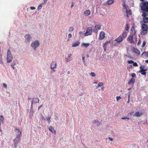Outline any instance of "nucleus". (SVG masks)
I'll return each mask as SVG.
<instances>
[{
  "label": "nucleus",
  "instance_id": "obj_1",
  "mask_svg": "<svg viewBox=\"0 0 148 148\" xmlns=\"http://www.w3.org/2000/svg\"><path fill=\"white\" fill-rule=\"evenodd\" d=\"M148 26L146 24L141 23V29L142 31L140 34L142 35H144L146 34L148 31Z\"/></svg>",
  "mask_w": 148,
  "mask_h": 148
},
{
  "label": "nucleus",
  "instance_id": "obj_2",
  "mask_svg": "<svg viewBox=\"0 0 148 148\" xmlns=\"http://www.w3.org/2000/svg\"><path fill=\"white\" fill-rule=\"evenodd\" d=\"M148 14L145 12H143L142 14L143 19V22L142 23H148Z\"/></svg>",
  "mask_w": 148,
  "mask_h": 148
},
{
  "label": "nucleus",
  "instance_id": "obj_3",
  "mask_svg": "<svg viewBox=\"0 0 148 148\" xmlns=\"http://www.w3.org/2000/svg\"><path fill=\"white\" fill-rule=\"evenodd\" d=\"M13 59L11 52L10 50L9 49L8 50L7 52V63H10L11 62Z\"/></svg>",
  "mask_w": 148,
  "mask_h": 148
},
{
  "label": "nucleus",
  "instance_id": "obj_4",
  "mask_svg": "<svg viewBox=\"0 0 148 148\" xmlns=\"http://www.w3.org/2000/svg\"><path fill=\"white\" fill-rule=\"evenodd\" d=\"M30 99L32 100V101L31 102V109H32L33 105L35 103H38L39 101V99L38 97H36L35 98H29L28 99V100Z\"/></svg>",
  "mask_w": 148,
  "mask_h": 148
},
{
  "label": "nucleus",
  "instance_id": "obj_5",
  "mask_svg": "<svg viewBox=\"0 0 148 148\" xmlns=\"http://www.w3.org/2000/svg\"><path fill=\"white\" fill-rule=\"evenodd\" d=\"M40 45L39 42L38 40H35L31 44V47L34 49V50H36L37 47Z\"/></svg>",
  "mask_w": 148,
  "mask_h": 148
},
{
  "label": "nucleus",
  "instance_id": "obj_6",
  "mask_svg": "<svg viewBox=\"0 0 148 148\" xmlns=\"http://www.w3.org/2000/svg\"><path fill=\"white\" fill-rule=\"evenodd\" d=\"M16 137L15 139H14L13 141H14V147H16L17 146V145L18 143L21 140V136H16Z\"/></svg>",
  "mask_w": 148,
  "mask_h": 148
},
{
  "label": "nucleus",
  "instance_id": "obj_7",
  "mask_svg": "<svg viewBox=\"0 0 148 148\" xmlns=\"http://www.w3.org/2000/svg\"><path fill=\"white\" fill-rule=\"evenodd\" d=\"M92 29L91 27H88L85 33L84 34V35L86 36L91 34L92 32Z\"/></svg>",
  "mask_w": 148,
  "mask_h": 148
},
{
  "label": "nucleus",
  "instance_id": "obj_8",
  "mask_svg": "<svg viewBox=\"0 0 148 148\" xmlns=\"http://www.w3.org/2000/svg\"><path fill=\"white\" fill-rule=\"evenodd\" d=\"M15 132L16 136H21L22 131L19 128H16L15 129Z\"/></svg>",
  "mask_w": 148,
  "mask_h": 148
},
{
  "label": "nucleus",
  "instance_id": "obj_9",
  "mask_svg": "<svg viewBox=\"0 0 148 148\" xmlns=\"http://www.w3.org/2000/svg\"><path fill=\"white\" fill-rule=\"evenodd\" d=\"M25 38H26L25 41V42L27 43L30 42L31 39L32 38L31 37L29 34H27L25 36Z\"/></svg>",
  "mask_w": 148,
  "mask_h": 148
},
{
  "label": "nucleus",
  "instance_id": "obj_10",
  "mask_svg": "<svg viewBox=\"0 0 148 148\" xmlns=\"http://www.w3.org/2000/svg\"><path fill=\"white\" fill-rule=\"evenodd\" d=\"M127 40L129 42L130 44L134 43V40L133 39V37L132 36L130 35L128 36L127 38Z\"/></svg>",
  "mask_w": 148,
  "mask_h": 148
},
{
  "label": "nucleus",
  "instance_id": "obj_11",
  "mask_svg": "<svg viewBox=\"0 0 148 148\" xmlns=\"http://www.w3.org/2000/svg\"><path fill=\"white\" fill-rule=\"evenodd\" d=\"M105 33L104 32L102 31L99 34V39L100 40H102L105 37Z\"/></svg>",
  "mask_w": 148,
  "mask_h": 148
},
{
  "label": "nucleus",
  "instance_id": "obj_12",
  "mask_svg": "<svg viewBox=\"0 0 148 148\" xmlns=\"http://www.w3.org/2000/svg\"><path fill=\"white\" fill-rule=\"evenodd\" d=\"M123 40V38L121 36H119V37L115 39L114 40L116 41L117 43H120Z\"/></svg>",
  "mask_w": 148,
  "mask_h": 148
},
{
  "label": "nucleus",
  "instance_id": "obj_13",
  "mask_svg": "<svg viewBox=\"0 0 148 148\" xmlns=\"http://www.w3.org/2000/svg\"><path fill=\"white\" fill-rule=\"evenodd\" d=\"M57 64L55 61H53L51 64V69H53L54 68H56Z\"/></svg>",
  "mask_w": 148,
  "mask_h": 148
},
{
  "label": "nucleus",
  "instance_id": "obj_14",
  "mask_svg": "<svg viewBox=\"0 0 148 148\" xmlns=\"http://www.w3.org/2000/svg\"><path fill=\"white\" fill-rule=\"evenodd\" d=\"M101 29V27L100 25H95V29L93 30V31L94 32H97L98 30L100 29Z\"/></svg>",
  "mask_w": 148,
  "mask_h": 148
},
{
  "label": "nucleus",
  "instance_id": "obj_15",
  "mask_svg": "<svg viewBox=\"0 0 148 148\" xmlns=\"http://www.w3.org/2000/svg\"><path fill=\"white\" fill-rule=\"evenodd\" d=\"M131 33L132 36H134L136 34V32L134 27H132L131 29Z\"/></svg>",
  "mask_w": 148,
  "mask_h": 148
},
{
  "label": "nucleus",
  "instance_id": "obj_16",
  "mask_svg": "<svg viewBox=\"0 0 148 148\" xmlns=\"http://www.w3.org/2000/svg\"><path fill=\"white\" fill-rule=\"evenodd\" d=\"M143 114L142 113H140L137 111L135 113L133 114L134 116L139 117Z\"/></svg>",
  "mask_w": 148,
  "mask_h": 148
},
{
  "label": "nucleus",
  "instance_id": "obj_17",
  "mask_svg": "<svg viewBox=\"0 0 148 148\" xmlns=\"http://www.w3.org/2000/svg\"><path fill=\"white\" fill-rule=\"evenodd\" d=\"M126 12L127 13L126 14V16L128 18L129 15H131L132 14V13L131 12V11L130 10H127V8H126Z\"/></svg>",
  "mask_w": 148,
  "mask_h": 148
},
{
  "label": "nucleus",
  "instance_id": "obj_18",
  "mask_svg": "<svg viewBox=\"0 0 148 148\" xmlns=\"http://www.w3.org/2000/svg\"><path fill=\"white\" fill-rule=\"evenodd\" d=\"M80 44V42L79 41H77L73 42L72 45V46L73 47H75L78 46Z\"/></svg>",
  "mask_w": 148,
  "mask_h": 148
},
{
  "label": "nucleus",
  "instance_id": "obj_19",
  "mask_svg": "<svg viewBox=\"0 0 148 148\" xmlns=\"http://www.w3.org/2000/svg\"><path fill=\"white\" fill-rule=\"evenodd\" d=\"M91 13V12L90 10H86L84 12V14L86 16L89 15Z\"/></svg>",
  "mask_w": 148,
  "mask_h": 148
},
{
  "label": "nucleus",
  "instance_id": "obj_20",
  "mask_svg": "<svg viewBox=\"0 0 148 148\" xmlns=\"http://www.w3.org/2000/svg\"><path fill=\"white\" fill-rule=\"evenodd\" d=\"M49 130L52 133L54 134L56 133V131L54 130L53 128L51 126L49 128Z\"/></svg>",
  "mask_w": 148,
  "mask_h": 148
},
{
  "label": "nucleus",
  "instance_id": "obj_21",
  "mask_svg": "<svg viewBox=\"0 0 148 148\" xmlns=\"http://www.w3.org/2000/svg\"><path fill=\"white\" fill-rule=\"evenodd\" d=\"M133 51L134 53L138 54H139L140 53V52L137 49L135 48L133 49Z\"/></svg>",
  "mask_w": 148,
  "mask_h": 148
},
{
  "label": "nucleus",
  "instance_id": "obj_22",
  "mask_svg": "<svg viewBox=\"0 0 148 148\" xmlns=\"http://www.w3.org/2000/svg\"><path fill=\"white\" fill-rule=\"evenodd\" d=\"M127 33L125 31L123 32L122 34V37H123V38H125L127 36Z\"/></svg>",
  "mask_w": 148,
  "mask_h": 148
},
{
  "label": "nucleus",
  "instance_id": "obj_23",
  "mask_svg": "<svg viewBox=\"0 0 148 148\" xmlns=\"http://www.w3.org/2000/svg\"><path fill=\"white\" fill-rule=\"evenodd\" d=\"M90 45V44L89 43H83L82 45V46H84L85 48L87 47L88 46H89Z\"/></svg>",
  "mask_w": 148,
  "mask_h": 148
},
{
  "label": "nucleus",
  "instance_id": "obj_24",
  "mask_svg": "<svg viewBox=\"0 0 148 148\" xmlns=\"http://www.w3.org/2000/svg\"><path fill=\"white\" fill-rule=\"evenodd\" d=\"M135 82V79L134 78H132L130 81L128 82V84H134Z\"/></svg>",
  "mask_w": 148,
  "mask_h": 148
},
{
  "label": "nucleus",
  "instance_id": "obj_25",
  "mask_svg": "<svg viewBox=\"0 0 148 148\" xmlns=\"http://www.w3.org/2000/svg\"><path fill=\"white\" fill-rule=\"evenodd\" d=\"M114 2L113 0H108L106 2V3L107 4H111L113 3Z\"/></svg>",
  "mask_w": 148,
  "mask_h": 148
},
{
  "label": "nucleus",
  "instance_id": "obj_26",
  "mask_svg": "<svg viewBox=\"0 0 148 148\" xmlns=\"http://www.w3.org/2000/svg\"><path fill=\"white\" fill-rule=\"evenodd\" d=\"M4 119V118L3 115L0 116V125L1 123H2Z\"/></svg>",
  "mask_w": 148,
  "mask_h": 148
},
{
  "label": "nucleus",
  "instance_id": "obj_27",
  "mask_svg": "<svg viewBox=\"0 0 148 148\" xmlns=\"http://www.w3.org/2000/svg\"><path fill=\"white\" fill-rule=\"evenodd\" d=\"M129 25L128 23L126 24L125 26V29L126 31H128L129 30Z\"/></svg>",
  "mask_w": 148,
  "mask_h": 148
},
{
  "label": "nucleus",
  "instance_id": "obj_28",
  "mask_svg": "<svg viewBox=\"0 0 148 148\" xmlns=\"http://www.w3.org/2000/svg\"><path fill=\"white\" fill-rule=\"evenodd\" d=\"M103 83L102 82H99L97 85L96 86V88H97L103 85Z\"/></svg>",
  "mask_w": 148,
  "mask_h": 148
},
{
  "label": "nucleus",
  "instance_id": "obj_29",
  "mask_svg": "<svg viewBox=\"0 0 148 148\" xmlns=\"http://www.w3.org/2000/svg\"><path fill=\"white\" fill-rule=\"evenodd\" d=\"M32 110V109H31V110H30V112H29L30 116L31 118H32V116H33V113L34 112Z\"/></svg>",
  "mask_w": 148,
  "mask_h": 148
},
{
  "label": "nucleus",
  "instance_id": "obj_30",
  "mask_svg": "<svg viewBox=\"0 0 148 148\" xmlns=\"http://www.w3.org/2000/svg\"><path fill=\"white\" fill-rule=\"evenodd\" d=\"M141 70H140L139 71V72L140 73H141L142 75H145L146 73V72L145 71H142L141 72Z\"/></svg>",
  "mask_w": 148,
  "mask_h": 148
},
{
  "label": "nucleus",
  "instance_id": "obj_31",
  "mask_svg": "<svg viewBox=\"0 0 148 148\" xmlns=\"http://www.w3.org/2000/svg\"><path fill=\"white\" fill-rule=\"evenodd\" d=\"M16 64V63L15 62V61H14L13 62V63L11 64V66L13 69H14L15 68L14 67V65Z\"/></svg>",
  "mask_w": 148,
  "mask_h": 148
},
{
  "label": "nucleus",
  "instance_id": "obj_32",
  "mask_svg": "<svg viewBox=\"0 0 148 148\" xmlns=\"http://www.w3.org/2000/svg\"><path fill=\"white\" fill-rule=\"evenodd\" d=\"M90 75L92 77H94L96 76V75L94 72H91L90 73Z\"/></svg>",
  "mask_w": 148,
  "mask_h": 148
},
{
  "label": "nucleus",
  "instance_id": "obj_33",
  "mask_svg": "<svg viewBox=\"0 0 148 148\" xmlns=\"http://www.w3.org/2000/svg\"><path fill=\"white\" fill-rule=\"evenodd\" d=\"M142 54L144 55L146 57H147L148 56V53L144 51Z\"/></svg>",
  "mask_w": 148,
  "mask_h": 148
},
{
  "label": "nucleus",
  "instance_id": "obj_34",
  "mask_svg": "<svg viewBox=\"0 0 148 148\" xmlns=\"http://www.w3.org/2000/svg\"><path fill=\"white\" fill-rule=\"evenodd\" d=\"M73 27H70L69 28V32H71L73 31Z\"/></svg>",
  "mask_w": 148,
  "mask_h": 148
},
{
  "label": "nucleus",
  "instance_id": "obj_35",
  "mask_svg": "<svg viewBox=\"0 0 148 148\" xmlns=\"http://www.w3.org/2000/svg\"><path fill=\"white\" fill-rule=\"evenodd\" d=\"M137 37L135 36L134 38V43H135L137 42Z\"/></svg>",
  "mask_w": 148,
  "mask_h": 148
},
{
  "label": "nucleus",
  "instance_id": "obj_36",
  "mask_svg": "<svg viewBox=\"0 0 148 148\" xmlns=\"http://www.w3.org/2000/svg\"><path fill=\"white\" fill-rule=\"evenodd\" d=\"M145 66L143 65H141L140 67V70H142V69H144V68H145Z\"/></svg>",
  "mask_w": 148,
  "mask_h": 148
},
{
  "label": "nucleus",
  "instance_id": "obj_37",
  "mask_svg": "<svg viewBox=\"0 0 148 148\" xmlns=\"http://www.w3.org/2000/svg\"><path fill=\"white\" fill-rule=\"evenodd\" d=\"M131 76L132 78H134L136 76V75L135 73H133L132 74Z\"/></svg>",
  "mask_w": 148,
  "mask_h": 148
},
{
  "label": "nucleus",
  "instance_id": "obj_38",
  "mask_svg": "<svg viewBox=\"0 0 148 148\" xmlns=\"http://www.w3.org/2000/svg\"><path fill=\"white\" fill-rule=\"evenodd\" d=\"M134 62L132 60H129L128 61V63L129 64H132L134 63Z\"/></svg>",
  "mask_w": 148,
  "mask_h": 148
},
{
  "label": "nucleus",
  "instance_id": "obj_39",
  "mask_svg": "<svg viewBox=\"0 0 148 148\" xmlns=\"http://www.w3.org/2000/svg\"><path fill=\"white\" fill-rule=\"evenodd\" d=\"M42 4H40V5H39L38 7V10H40V9H41L42 6Z\"/></svg>",
  "mask_w": 148,
  "mask_h": 148
},
{
  "label": "nucleus",
  "instance_id": "obj_40",
  "mask_svg": "<svg viewBox=\"0 0 148 148\" xmlns=\"http://www.w3.org/2000/svg\"><path fill=\"white\" fill-rule=\"evenodd\" d=\"M82 61H83V62L85 63V60H84V56H82Z\"/></svg>",
  "mask_w": 148,
  "mask_h": 148
},
{
  "label": "nucleus",
  "instance_id": "obj_41",
  "mask_svg": "<svg viewBox=\"0 0 148 148\" xmlns=\"http://www.w3.org/2000/svg\"><path fill=\"white\" fill-rule=\"evenodd\" d=\"M47 119L48 120L49 123L50 121V117H48L47 118Z\"/></svg>",
  "mask_w": 148,
  "mask_h": 148
},
{
  "label": "nucleus",
  "instance_id": "obj_42",
  "mask_svg": "<svg viewBox=\"0 0 148 148\" xmlns=\"http://www.w3.org/2000/svg\"><path fill=\"white\" fill-rule=\"evenodd\" d=\"M65 60L66 62H68L71 61V60L70 59H69L68 58H65Z\"/></svg>",
  "mask_w": 148,
  "mask_h": 148
},
{
  "label": "nucleus",
  "instance_id": "obj_43",
  "mask_svg": "<svg viewBox=\"0 0 148 148\" xmlns=\"http://www.w3.org/2000/svg\"><path fill=\"white\" fill-rule=\"evenodd\" d=\"M125 119H127L128 120L130 119V118H129L126 117L121 118V119H122L123 120Z\"/></svg>",
  "mask_w": 148,
  "mask_h": 148
},
{
  "label": "nucleus",
  "instance_id": "obj_44",
  "mask_svg": "<svg viewBox=\"0 0 148 148\" xmlns=\"http://www.w3.org/2000/svg\"><path fill=\"white\" fill-rule=\"evenodd\" d=\"M3 86L5 87V88H7V85L5 83H3Z\"/></svg>",
  "mask_w": 148,
  "mask_h": 148
},
{
  "label": "nucleus",
  "instance_id": "obj_45",
  "mask_svg": "<svg viewBox=\"0 0 148 148\" xmlns=\"http://www.w3.org/2000/svg\"><path fill=\"white\" fill-rule=\"evenodd\" d=\"M121 97L120 96H117L116 97V99L117 101H118L119 99H121Z\"/></svg>",
  "mask_w": 148,
  "mask_h": 148
},
{
  "label": "nucleus",
  "instance_id": "obj_46",
  "mask_svg": "<svg viewBox=\"0 0 148 148\" xmlns=\"http://www.w3.org/2000/svg\"><path fill=\"white\" fill-rule=\"evenodd\" d=\"M133 65L134 66H138V65L136 63V62H134V63H133Z\"/></svg>",
  "mask_w": 148,
  "mask_h": 148
},
{
  "label": "nucleus",
  "instance_id": "obj_47",
  "mask_svg": "<svg viewBox=\"0 0 148 148\" xmlns=\"http://www.w3.org/2000/svg\"><path fill=\"white\" fill-rule=\"evenodd\" d=\"M31 9L32 10H34L36 9V8L35 7L31 6L30 7Z\"/></svg>",
  "mask_w": 148,
  "mask_h": 148
},
{
  "label": "nucleus",
  "instance_id": "obj_48",
  "mask_svg": "<svg viewBox=\"0 0 148 148\" xmlns=\"http://www.w3.org/2000/svg\"><path fill=\"white\" fill-rule=\"evenodd\" d=\"M145 41H144L143 42L141 46L142 47H144L145 46Z\"/></svg>",
  "mask_w": 148,
  "mask_h": 148
},
{
  "label": "nucleus",
  "instance_id": "obj_49",
  "mask_svg": "<svg viewBox=\"0 0 148 148\" xmlns=\"http://www.w3.org/2000/svg\"><path fill=\"white\" fill-rule=\"evenodd\" d=\"M147 68H146L145 69H142V70H141V72H142V71H145V72L146 71H147Z\"/></svg>",
  "mask_w": 148,
  "mask_h": 148
},
{
  "label": "nucleus",
  "instance_id": "obj_50",
  "mask_svg": "<svg viewBox=\"0 0 148 148\" xmlns=\"http://www.w3.org/2000/svg\"><path fill=\"white\" fill-rule=\"evenodd\" d=\"M74 3L73 2H72V4H71V8H72L73 7V6H74Z\"/></svg>",
  "mask_w": 148,
  "mask_h": 148
},
{
  "label": "nucleus",
  "instance_id": "obj_51",
  "mask_svg": "<svg viewBox=\"0 0 148 148\" xmlns=\"http://www.w3.org/2000/svg\"><path fill=\"white\" fill-rule=\"evenodd\" d=\"M140 40L139 39L137 44L138 45V46L140 44Z\"/></svg>",
  "mask_w": 148,
  "mask_h": 148
},
{
  "label": "nucleus",
  "instance_id": "obj_52",
  "mask_svg": "<svg viewBox=\"0 0 148 148\" xmlns=\"http://www.w3.org/2000/svg\"><path fill=\"white\" fill-rule=\"evenodd\" d=\"M72 37V35L71 34H68V37L69 38H71Z\"/></svg>",
  "mask_w": 148,
  "mask_h": 148
},
{
  "label": "nucleus",
  "instance_id": "obj_53",
  "mask_svg": "<svg viewBox=\"0 0 148 148\" xmlns=\"http://www.w3.org/2000/svg\"><path fill=\"white\" fill-rule=\"evenodd\" d=\"M43 106L42 105H40L38 108V110H39V109L41 108Z\"/></svg>",
  "mask_w": 148,
  "mask_h": 148
},
{
  "label": "nucleus",
  "instance_id": "obj_54",
  "mask_svg": "<svg viewBox=\"0 0 148 148\" xmlns=\"http://www.w3.org/2000/svg\"><path fill=\"white\" fill-rule=\"evenodd\" d=\"M108 138L110 141H112L113 140V139L110 137H109Z\"/></svg>",
  "mask_w": 148,
  "mask_h": 148
},
{
  "label": "nucleus",
  "instance_id": "obj_55",
  "mask_svg": "<svg viewBox=\"0 0 148 148\" xmlns=\"http://www.w3.org/2000/svg\"><path fill=\"white\" fill-rule=\"evenodd\" d=\"M0 62L1 64H3V62L2 61L1 59L0 60Z\"/></svg>",
  "mask_w": 148,
  "mask_h": 148
},
{
  "label": "nucleus",
  "instance_id": "obj_56",
  "mask_svg": "<svg viewBox=\"0 0 148 148\" xmlns=\"http://www.w3.org/2000/svg\"><path fill=\"white\" fill-rule=\"evenodd\" d=\"M134 113V112H131L128 114L130 115H132Z\"/></svg>",
  "mask_w": 148,
  "mask_h": 148
},
{
  "label": "nucleus",
  "instance_id": "obj_57",
  "mask_svg": "<svg viewBox=\"0 0 148 148\" xmlns=\"http://www.w3.org/2000/svg\"><path fill=\"white\" fill-rule=\"evenodd\" d=\"M72 56V54H68V57L69 58H70Z\"/></svg>",
  "mask_w": 148,
  "mask_h": 148
},
{
  "label": "nucleus",
  "instance_id": "obj_58",
  "mask_svg": "<svg viewBox=\"0 0 148 148\" xmlns=\"http://www.w3.org/2000/svg\"><path fill=\"white\" fill-rule=\"evenodd\" d=\"M130 93H129V94L128 95V99H130Z\"/></svg>",
  "mask_w": 148,
  "mask_h": 148
},
{
  "label": "nucleus",
  "instance_id": "obj_59",
  "mask_svg": "<svg viewBox=\"0 0 148 148\" xmlns=\"http://www.w3.org/2000/svg\"><path fill=\"white\" fill-rule=\"evenodd\" d=\"M47 0H44V3L46 4Z\"/></svg>",
  "mask_w": 148,
  "mask_h": 148
},
{
  "label": "nucleus",
  "instance_id": "obj_60",
  "mask_svg": "<svg viewBox=\"0 0 148 148\" xmlns=\"http://www.w3.org/2000/svg\"><path fill=\"white\" fill-rule=\"evenodd\" d=\"M110 41H107L106 42L107 43H108H108H110Z\"/></svg>",
  "mask_w": 148,
  "mask_h": 148
},
{
  "label": "nucleus",
  "instance_id": "obj_61",
  "mask_svg": "<svg viewBox=\"0 0 148 148\" xmlns=\"http://www.w3.org/2000/svg\"><path fill=\"white\" fill-rule=\"evenodd\" d=\"M108 45V43H107L106 42L104 44V45L105 46H107Z\"/></svg>",
  "mask_w": 148,
  "mask_h": 148
},
{
  "label": "nucleus",
  "instance_id": "obj_62",
  "mask_svg": "<svg viewBox=\"0 0 148 148\" xmlns=\"http://www.w3.org/2000/svg\"><path fill=\"white\" fill-rule=\"evenodd\" d=\"M106 47H107L106 46H105L104 45H103V48H106Z\"/></svg>",
  "mask_w": 148,
  "mask_h": 148
},
{
  "label": "nucleus",
  "instance_id": "obj_63",
  "mask_svg": "<svg viewBox=\"0 0 148 148\" xmlns=\"http://www.w3.org/2000/svg\"><path fill=\"white\" fill-rule=\"evenodd\" d=\"M58 117H56V118H55V120H58Z\"/></svg>",
  "mask_w": 148,
  "mask_h": 148
},
{
  "label": "nucleus",
  "instance_id": "obj_64",
  "mask_svg": "<svg viewBox=\"0 0 148 148\" xmlns=\"http://www.w3.org/2000/svg\"><path fill=\"white\" fill-rule=\"evenodd\" d=\"M145 62L148 64V60H145Z\"/></svg>",
  "mask_w": 148,
  "mask_h": 148
}]
</instances>
